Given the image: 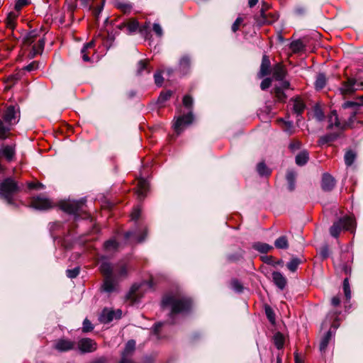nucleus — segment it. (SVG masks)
Segmentation results:
<instances>
[{
  "label": "nucleus",
  "mask_w": 363,
  "mask_h": 363,
  "mask_svg": "<svg viewBox=\"0 0 363 363\" xmlns=\"http://www.w3.org/2000/svg\"><path fill=\"white\" fill-rule=\"evenodd\" d=\"M99 270L104 277L101 289L107 293L116 291L119 281L128 275V266L123 262L112 264L108 262H103L99 267Z\"/></svg>",
  "instance_id": "nucleus-1"
},
{
  "label": "nucleus",
  "mask_w": 363,
  "mask_h": 363,
  "mask_svg": "<svg viewBox=\"0 0 363 363\" xmlns=\"http://www.w3.org/2000/svg\"><path fill=\"white\" fill-rule=\"evenodd\" d=\"M192 301L190 298L181 294L165 296L162 301L163 308H170V316L188 312L191 307Z\"/></svg>",
  "instance_id": "nucleus-2"
},
{
  "label": "nucleus",
  "mask_w": 363,
  "mask_h": 363,
  "mask_svg": "<svg viewBox=\"0 0 363 363\" xmlns=\"http://www.w3.org/2000/svg\"><path fill=\"white\" fill-rule=\"evenodd\" d=\"M18 109L14 106H8L0 112V140L9 138L12 127L18 121Z\"/></svg>",
  "instance_id": "nucleus-3"
},
{
  "label": "nucleus",
  "mask_w": 363,
  "mask_h": 363,
  "mask_svg": "<svg viewBox=\"0 0 363 363\" xmlns=\"http://www.w3.org/2000/svg\"><path fill=\"white\" fill-rule=\"evenodd\" d=\"M340 325V320L339 318V313L337 312H330L325 321L323 323V327L328 328L329 327V330L327 332L326 335L322 338L320 342V350L321 352L324 351L333 335L335 334L336 330Z\"/></svg>",
  "instance_id": "nucleus-4"
},
{
  "label": "nucleus",
  "mask_w": 363,
  "mask_h": 363,
  "mask_svg": "<svg viewBox=\"0 0 363 363\" xmlns=\"http://www.w3.org/2000/svg\"><path fill=\"white\" fill-rule=\"evenodd\" d=\"M20 191V187L13 179L9 177L0 182V199L9 205L15 203L14 196Z\"/></svg>",
  "instance_id": "nucleus-5"
},
{
  "label": "nucleus",
  "mask_w": 363,
  "mask_h": 363,
  "mask_svg": "<svg viewBox=\"0 0 363 363\" xmlns=\"http://www.w3.org/2000/svg\"><path fill=\"white\" fill-rule=\"evenodd\" d=\"M61 209L69 214H73L76 218L86 219L89 218V214L86 211L85 200L68 201L62 202Z\"/></svg>",
  "instance_id": "nucleus-6"
},
{
  "label": "nucleus",
  "mask_w": 363,
  "mask_h": 363,
  "mask_svg": "<svg viewBox=\"0 0 363 363\" xmlns=\"http://www.w3.org/2000/svg\"><path fill=\"white\" fill-rule=\"evenodd\" d=\"M40 31L31 30L24 38V43L27 45H30L33 43V55L40 54L45 46V40L43 38L39 36Z\"/></svg>",
  "instance_id": "nucleus-7"
},
{
  "label": "nucleus",
  "mask_w": 363,
  "mask_h": 363,
  "mask_svg": "<svg viewBox=\"0 0 363 363\" xmlns=\"http://www.w3.org/2000/svg\"><path fill=\"white\" fill-rule=\"evenodd\" d=\"M82 57L84 62H92L97 57H95V40H92L85 44L81 50Z\"/></svg>",
  "instance_id": "nucleus-8"
},
{
  "label": "nucleus",
  "mask_w": 363,
  "mask_h": 363,
  "mask_svg": "<svg viewBox=\"0 0 363 363\" xmlns=\"http://www.w3.org/2000/svg\"><path fill=\"white\" fill-rule=\"evenodd\" d=\"M193 119L194 117L191 113L177 117L173 124L174 130L177 134H180L186 125L192 123Z\"/></svg>",
  "instance_id": "nucleus-9"
},
{
  "label": "nucleus",
  "mask_w": 363,
  "mask_h": 363,
  "mask_svg": "<svg viewBox=\"0 0 363 363\" xmlns=\"http://www.w3.org/2000/svg\"><path fill=\"white\" fill-rule=\"evenodd\" d=\"M79 350L82 353H89L96 350L97 343L92 339L84 337L77 342Z\"/></svg>",
  "instance_id": "nucleus-10"
},
{
  "label": "nucleus",
  "mask_w": 363,
  "mask_h": 363,
  "mask_svg": "<svg viewBox=\"0 0 363 363\" xmlns=\"http://www.w3.org/2000/svg\"><path fill=\"white\" fill-rule=\"evenodd\" d=\"M0 157H4L7 162L14 160L16 157V145H4L0 148Z\"/></svg>",
  "instance_id": "nucleus-11"
},
{
  "label": "nucleus",
  "mask_w": 363,
  "mask_h": 363,
  "mask_svg": "<svg viewBox=\"0 0 363 363\" xmlns=\"http://www.w3.org/2000/svg\"><path fill=\"white\" fill-rule=\"evenodd\" d=\"M31 206L39 210H48L53 206L50 200L40 196L33 198L31 201Z\"/></svg>",
  "instance_id": "nucleus-12"
},
{
  "label": "nucleus",
  "mask_w": 363,
  "mask_h": 363,
  "mask_svg": "<svg viewBox=\"0 0 363 363\" xmlns=\"http://www.w3.org/2000/svg\"><path fill=\"white\" fill-rule=\"evenodd\" d=\"M75 347V342L74 341L61 338L57 340L55 344V349L60 352H67L72 350Z\"/></svg>",
  "instance_id": "nucleus-13"
},
{
  "label": "nucleus",
  "mask_w": 363,
  "mask_h": 363,
  "mask_svg": "<svg viewBox=\"0 0 363 363\" xmlns=\"http://www.w3.org/2000/svg\"><path fill=\"white\" fill-rule=\"evenodd\" d=\"M361 86L362 84H359L354 79L350 78L345 83L342 84V94H352L354 91L359 89Z\"/></svg>",
  "instance_id": "nucleus-14"
},
{
  "label": "nucleus",
  "mask_w": 363,
  "mask_h": 363,
  "mask_svg": "<svg viewBox=\"0 0 363 363\" xmlns=\"http://www.w3.org/2000/svg\"><path fill=\"white\" fill-rule=\"evenodd\" d=\"M135 347V342L134 340H129L122 353V358L120 363H133L128 357L133 352Z\"/></svg>",
  "instance_id": "nucleus-15"
},
{
  "label": "nucleus",
  "mask_w": 363,
  "mask_h": 363,
  "mask_svg": "<svg viewBox=\"0 0 363 363\" xmlns=\"http://www.w3.org/2000/svg\"><path fill=\"white\" fill-rule=\"evenodd\" d=\"M278 16L274 13H265L263 9L260 11V16L257 21L259 24H271L275 22Z\"/></svg>",
  "instance_id": "nucleus-16"
},
{
  "label": "nucleus",
  "mask_w": 363,
  "mask_h": 363,
  "mask_svg": "<svg viewBox=\"0 0 363 363\" xmlns=\"http://www.w3.org/2000/svg\"><path fill=\"white\" fill-rule=\"evenodd\" d=\"M271 62L269 58L266 55H264L262 60L259 72L257 77L261 79L268 75L270 73Z\"/></svg>",
  "instance_id": "nucleus-17"
},
{
  "label": "nucleus",
  "mask_w": 363,
  "mask_h": 363,
  "mask_svg": "<svg viewBox=\"0 0 363 363\" xmlns=\"http://www.w3.org/2000/svg\"><path fill=\"white\" fill-rule=\"evenodd\" d=\"M286 74V69L281 63L275 65L272 69L273 78L277 81H282Z\"/></svg>",
  "instance_id": "nucleus-18"
},
{
  "label": "nucleus",
  "mask_w": 363,
  "mask_h": 363,
  "mask_svg": "<svg viewBox=\"0 0 363 363\" xmlns=\"http://www.w3.org/2000/svg\"><path fill=\"white\" fill-rule=\"evenodd\" d=\"M147 235V229L145 227L142 228L141 233H139L137 231H129L125 233V238L130 239L133 238V241L136 242H143Z\"/></svg>",
  "instance_id": "nucleus-19"
},
{
  "label": "nucleus",
  "mask_w": 363,
  "mask_h": 363,
  "mask_svg": "<svg viewBox=\"0 0 363 363\" xmlns=\"http://www.w3.org/2000/svg\"><path fill=\"white\" fill-rule=\"evenodd\" d=\"M117 27L120 30L126 28L128 33H131L135 32L138 30L139 23L135 18H130L127 22H123L119 24Z\"/></svg>",
  "instance_id": "nucleus-20"
},
{
  "label": "nucleus",
  "mask_w": 363,
  "mask_h": 363,
  "mask_svg": "<svg viewBox=\"0 0 363 363\" xmlns=\"http://www.w3.org/2000/svg\"><path fill=\"white\" fill-rule=\"evenodd\" d=\"M335 185V181L334 178L328 174H324L322 177L321 186L324 191H330L333 189Z\"/></svg>",
  "instance_id": "nucleus-21"
},
{
  "label": "nucleus",
  "mask_w": 363,
  "mask_h": 363,
  "mask_svg": "<svg viewBox=\"0 0 363 363\" xmlns=\"http://www.w3.org/2000/svg\"><path fill=\"white\" fill-rule=\"evenodd\" d=\"M148 189V183L144 179H140L138 181L136 186V194L140 199H143Z\"/></svg>",
  "instance_id": "nucleus-22"
},
{
  "label": "nucleus",
  "mask_w": 363,
  "mask_h": 363,
  "mask_svg": "<svg viewBox=\"0 0 363 363\" xmlns=\"http://www.w3.org/2000/svg\"><path fill=\"white\" fill-rule=\"evenodd\" d=\"M272 279L274 284L280 289H284L286 285V279L279 272L272 273Z\"/></svg>",
  "instance_id": "nucleus-23"
},
{
  "label": "nucleus",
  "mask_w": 363,
  "mask_h": 363,
  "mask_svg": "<svg viewBox=\"0 0 363 363\" xmlns=\"http://www.w3.org/2000/svg\"><path fill=\"white\" fill-rule=\"evenodd\" d=\"M293 103V111L298 116L301 115L306 108L303 101L300 97H296L291 99Z\"/></svg>",
  "instance_id": "nucleus-24"
},
{
  "label": "nucleus",
  "mask_w": 363,
  "mask_h": 363,
  "mask_svg": "<svg viewBox=\"0 0 363 363\" xmlns=\"http://www.w3.org/2000/svg\"><path fill=\"white\" fill-rule=\"evenodd\" d=\"M277 122L280 124V126L283 131L291 135L296 133V128L293 123L290 121H286L283 119H279Z\"/></svg>",
  "instance_id": "nucleus-25"
},
{
  "label": "nucleus",
  "mask_w": 363,
  "mask_h": 363,
  "mask_svg": "<svg viewBox=\"0 0 363 363\" xmlns=\"http://www.w3.org/2000/svg\"><path fill=\"white\" fill-rule=\"evenodd\" d=\"M115 311L108 309L103 310L99 320L101 323H107L112 321L114 319Z\"/></svg>",
  "instance_id": "nucleus-26"
},
{
  "label": "nucleus",
  "mask_w": 363,
  "mask_h": 363,
  "mask_svg": "<svg viewBox=\"0 0 363 363\" xmlns=\"http://www.w3.org/2000/svg\"><path fill=\"white\" fill-rule=\"evenodd\" d=\"M19 16V13L16 11L10 12L7 18L6 19V26L11 29H13L16 26V22L18 16Z\"/></svg>",
  "instance_id": "nucleus-27"
},
{
  "label": "nucleus",
  "mask_w": 363,
  "mask_h": 363,
  "mask_svg": "<svg viewBox=\"0 0 363 363\" xmlns=\"http://www.w3.org/2000/svg\"><path fill=\"white\" fill-rule=\"evenodd\" d=\"M309 159V154L306 150L300 152L296 157V163L298 166L306 164Z\"/></svg>",
  "instance_id": "nucleus-28"
},
{
  "label": "nucleus",
  "mask_w": 363,
  "mask_h": 363,
  "mask_svg": "<svg viewBox=\"0 0 363 363\" xmlns=\"http://www.w3.org/2000/svg\"><path fill=\"white\" fill-rule=\"evenodd\" d=\"M274 246L277 249L286 250L289 247V240L286 236L282 235L274 242Z\"/></svg>",
  "instance_id": "nucleus-29"
},
{
  "label": "nucleus",
  "mask_w": 363,
  "mask_h": 363,
  "mask_svg": "<svg viewBox=\"0 0 363 363\" xmlns=\"http://www.w3.org/2000/svg\"><path fill=\"white\" fill-rule=\"evenodd\" d=\"M340 121L336 111H332L328 116V128H333V126L339 127Z\"/></svg>",
  "instance_id": "nucleus-30"
},
{
  "label": "nucleus",
  "mask_w": 363,
  "mask_h": 363,
  "mask_svg": "<svg viewBox=\"0 0 363 363\" xmlns=\"http://www.w3.org/2000/svg\"><path fill=\"white\" fill-rule=\"evenodd\" d=\"M354 220L352 217L342 218V229L352 231L354 228Z\"/></svg>",
  "instance_id": "nucleus-31"
},
{
  "label": "nucleus",
  "mask_w": 363,
  "mask_h": 363,
  "mask_svg": "<svg viewBox=\"0 0 363 363\" xmlns=\"http://www.w3.org/2000/svg\"><path fill=\"white\" fill-rule=\"evenodd\" d=\"M326 82H327V79H326L325 75L323 73H319L316 77V79H315V82L314 84L315 89L316 90L323 89L326 84Z\"/></svg>",
  "instance_id": "nucleus-32"
},
{
  "label": "nucleus",
  "mask_w": 363,
  "mask_h": 363,
  "mask_svg": "<svg viewBox=\"0 0 363 363\" xmlns=\"http://www.w3.org/2000/svg\"><path fill=\"white\" fill-rule=\"evenodd\" d=\"M253 249L255 250L262 252V253H267L269 250H271L273 247L272 246L267 244V243H262V242H255L252 245Z\"/></svg>",
  "instance_id": "nucleus-33"
},
{
  "label": "nucleus",
  "mask_w": 363,
  "mask_h": 363,
  "mask_svg": "<svg viewBox=\"0 0 363 363\" xmlns=\"http://www.w3.org/2000/svg\"><path fill=\"white\" fill-rule=\"evenodd\" d=\"M274 343L278 350L281 349L284 347L285 338L283 334L278 332L274 335Z\"/></svg>",
  "instance_id": "nucleus-34"
},
{
  "label": "nucleus",
  "mask_w": 363,
  "mask_h": 363,
  "mask_svg": "<svg viewBox=\"0 0 363 363\" xmlns=\"http://www.w3.org/2000/svg\"><path fill=\"white\" fill-rule=\"evenodd\" d=\"M356 153L352 150H347L344 156L345 163L347 166H350L352 164L354 161L356 159Z\"/></svg>",
  "instance_id": "nucleus-35"
},
{
  "label": "nucleus",
  "mask_w": 363,
  "mask_h": 363,
  "mask_svg": "<svg viewBox=\"0 0 363 363\" xmlns=\"http://www.w3.org/2000/svg\"><path fill=\"white\" fill-rule=\"evenodd\" d=\"M274 93L277 101L284 102L286 101V95L284 92V89H282L281 87L275 86L274 88Z\"/></svg>",
  "instance_id": "nucleus-36"
},
{
  "label": "nucleus",
  "mask_w": 363,
  "mask_h": 363,
  "mask_svg": "<svg viewBox=\"0 0 363 363\" xmlns=\"http://www.w3.org/2000/svg\"><path fill=\"white\" fill-rule=\"evenodd\" d=\"M257 170L262 177H268L271 174V170L266 166L264 162H259L257 166Z\"/></svg>",
  "instance_id": "nucleus-37"
},
{
  "label": "nucleus",
  "mask_w": 363,
  "mask_h": 363,
  "mask_svg": "<svg viewBox=\"0 0 363 363\" xmlns=\"http://www.w3.org/2000/svg\"><path fill=\"white\" fill-rule=\"evenodd\" d=\"M172 92L171 91H162L158 97L157 103L160 106H162L164 104L170 99Z\"/></svg>",
  "instance_id": "nucleus-38"
},
{
  "label": "nucleus",
  "mask_w": 363,
  "mask_h": 363,
  "mask_svg": "<svg viewBox=\"0 0 363 363\" xmlns=\"http://www.w3.org/2000/svg\"><path fill=\"white\" fill-rule=\"evenodd\" d=\"M330 233L335 238H339L340 235V220L334 223L330 229Z\"/></svg>",
  "instance_id": "nucleus-39"
},
{
  "label": "nucleus",
  "mask_w": 363,
  "mask_h": 363,
  "mask_svg": "<svg viewBox=\"0 0 363 363\" xmlns=\"http://www.w3.org/2000/svg\"><path fill=\"white\" fill-rule=\"evenodd\" d=\"M343 107L345 109H347L350 107L354 108V110L352 112H348V113L345 112L344 113V114H347V115H350V116H352V115L354 116L356 114L357 111H358L360 109L359 104L354 103V102H350V101L345 102L343 105Z\"/></svg>",
  "instance_id": "nucleus-40"
},
{
  "label": "nucleus",
  "mask_w": 363,
  "mask_h": 363,
  "mask_svg": "<svg viewBox=\"0 0 363 363\" xmlns=\"http://www.w3.org/2000/svg\"><path fill=\"white\" fill-rule=\"evenodd\" d=\"M304 45L302 41L300 40H294L290 44V49L294 53H297L302 51Z\"/></svg>",
  "instance_id": "nucleus-41"
},
{
  "label": "nucleus",
  "mask_w": 363,
  "mask_h": 363,
  "mask_svg": "<svg viewBox=\"0 0 363 363\" xmlns=\"http://www.w3.org/2000/svg\"><path fill=\"white\" fill-rule=\"evenodd\" d=\"M144 71H146L147 73L150 72L148 62L147 60H140L137 65V74L140 75Z\"/></svg>",
  "instance_id": "nucleus-42"
},
{
  "label": "nucleus",
  "mask_w": 363,
  "mask_h": 363,
  "mask_svg": "<svg viewBox=\"0 0 363 363\" xmlns=\"http://www.w3.org/2000/svg\"><path fill=\"white\" fill-rule=\"evenodd\" d=\"M21 78V74L19 72L9 75L6 79V83L8 84L7 86H12L17 81H18Z\"/></svg>",
  "instance_id": "nucleus-43"
},
{
  "label": "nucleus",
  "mask_w": 363,
  "mask_h": 363,
  "mask_svg": "<svg viewBox=\"0 0 363 363\" xmlns=\"http://www.w3.org/2000/svg\"><path fill=\"white\" fill-rule=\"evenodd\" d=\"M104 248L106 251L115 250L118 247V243L113 239H111L105 242Z\"/></svg>",
  "instance_id": "nucleus-44"
},
{
  "label": "nucleus",
  "mask_w": 363,
  "mask_h": 363,
  "mask_svg": "<svg viewBox=\"0 0 363 363\" xmlns=\"http://www.w3.org/2000/svg\"><path fill=\"white\" fill-rule=\"evenodd\" d=\"M300 264H301V260L299 259L293 258L290 260V262H289L287 263L286 267L289 269V270L294 272L297 269V268Z\"/></svg>",
  "instance_id": "nucleus-45"
},
{
  "label": "nucleus",
  "mask_w": 363,
  "mask_h": 363,
  "mask_svg": "<svg viewBox=\"0 0 363 363\" xmlns=\"http://www.w3.org/2000/svg\"><path fill=\"white\" fill-rule=\"evenodd\" d=\"M138 287L133 285L127 295V298L130 299L133 303L137 301L138 296L136 294Z\"/></svg>",
  "instance_id": "nucleus-46"
},
{
  "label": "nucleus",
  "mask_w": 363,
  "mask_h": 363,
  "mask_svg": "<svg viewBox=\"0 0 363 363\" xmlns=\"http://www.w3.org/2000/svg\"><path fill=\"white\" fill-rule=\"evenodd\" d=\"M296 174L294 172H288L286 174V179L289 182V189L293 191L294 189V182Z\"/></svg>",
  "instance_id": "nucleus-47"
},
{
  "label": "nucleus",
  "mask_w": 363,
  "mask_h": 363,
  "mask_svg": "<svg viewBox=\"0 0 363 363\" xmlns=\"http://www.w3.org/2000/svg\"><path fill=\"white\" fill-rule=\"evenodd\" d=\"M343 289L346 299L350 300L351 298V291L349 280L347 278H345L343 281Z\"/></svg>",
  "instance_id": "nucleus-48"
},
{
  "label": "nucleus",
  "mask_w": 363,
  "mask_h": 363,
  "mask_svg": "<svg viewBox=\"0 0 363 363\" xmlns=\"http://www.w3.org/2000/svg\"><path fill=\"white\" fill-rule=\"evenodd\" d=\"M30 4L29 0H16L15 4V11L20 13L21 9Z\"/></svg>",
  "instance_id": "nucleus-49"
},
{
  "label": "nucleus",
  "mask_w": 363,
  "mask_h": 363,
  "mask_svg": "<svg viewBox=\"0 0 363 363\" xmlns=\"http://www.w3.org/2000/svg\"><path fill=\"white\" fill-rule=\"evenodd\" d=\"M301 147V142L298 140L294 139L291 141V143L289 145V149L291 152H295L296 150H298Z\"/></svg>",
  "instance_id": "nucleus-50"
},
{
  "label": "nucleus",
  "mask_w": 363,
  "mask_h": 363,
  "mask_svg": "<svg viewBox=\"0 0 363 363\" xmlns=\"http://www.w3.org/2000/svg\"><path fill=\"white\" fill-rule=\"evenodd\" d=\"M93 329H94V327H93L91 323L87 318H85L83 322L82 332L88 333V332L91 331Z\"/></svg>",
  "instance_id": "nucleus-51"
},
{
  "label": "nucleus",
  "mask_w": 363,
  "mask_h": 363,
  "mask_svg": "<svg viewBox=\"0 0 363 363\" xmlns=\"http://www.w3.org/2000/svg\"><path fill=\"white\" fill-rule=\"evenodd\" d=\"M141 213V208L140 206H135L130 214L131 219L135 220L139 218Z\"/></svg>",
  "instance_id": "nucleus-52"
},
{
  "label": "nucleus",
  "mask_w": 363,
  "mask_h": 363,
  "mask_svg": "<svg viewBox=\"0 0 363 363\" xmlns=\"http://www.w3.org/2000/svg\"><path fill=\"white\" fill-rule=\"evenodd\" d=\"M162 72L159 71L154 74L155 82L158 86H161L163 83Z\"/></svg>",
  "instance_id": "nucleus-53"
},
{
  "label": "nucleus",
  "mask_w": 363,
  "mask_h": 363,
  "mask_svg": "<svg viewBox=\"0 0 363 363\" xmlns=\"http://www.w3.org/2000/svg\"><path fill=\"white\" fill-rule=\"evenodd\" d=\"M28 188L29 189H44L45 188V186L40 183V182H28Z\"/></svg>",
  "instance_id": "nucleus-54"
},
{
  "label": "nucleus",
  "mask_w": 363,
  "mask_h": 363,
  "mask_svg": "<svg viewBox=\"0 0 363 363\" xmlns=\"http://www.w3.org/2000/svg\"><path fill=\"white\" fill-rule=\"evenodd\" d=\"M66 273H67V276L69 278H71V279L75 278L79 274V268L75 267L74 269H67Z\"/></svg>",
  "instance_id": "nucleus-55"
},
{
  "label": "nucleus",
  "mask_w": 363,
  "mask_h": 363,
  "mask_svg": "<svg viewBox=\"0 0 363 363\" xmlns=\"http://www.w3.org/2000/svg\"><path fill=\"white\" fill-rule=\"evenodd\" d=\"M242 22H243V18H242V17L237 18V19L233 23L232 28H231L233 32L235 33L237 30H238L240 29V27L241 24L242 23Z\"/></svg>",
  "instance_id": "nucleus-56"
},
{
  "label": "nucleus",
  "mask_w": 363,
  "mask_h": 363,
  "mask_svg": "<svg viewBox=\"0 0 363 363\" xmlns=\"http://www.w3.org/2000/svg\"><path fill=\"white\" fill-rule=\"evenodd\" d=\"M180 67L183 69L188 68L190 65V58L188 56H184L180 60Z\"/></svg>",
  "instance_id": "nucleus-57"
},
{
  "label": "nucleus",
  "mask_w": 363,
  "mask_h": 363,
  "mask_svg": "<svg viewBox=\"0 0 363 363\" xmlns=\"http://www.w3.org/2000/svg\"><path fill=\"white\" fill-rule=\"evenodd\" d=\"M183 104L186 108H191L193 104V99L189 95H186L183 98Z\"/></svg>",
  "instance_id": "nucleus-58"
},
{
  "label": "nucleus",
  "mask_w": 363,
  "mask_h": 363,
  "mask_svg": "<svg viewBox=\"0 0 363 363\" xmlns=\"http://www.w3.org/2000/svg\"><path fill=\"white\" fill-rule=\"evenodd\" d=\"M102 9H103V5L96 6L93 9L92 13L95 17L96 21H98V18L99 17L100 13L102 11Z\"/></svg>",
  "instance_id": "nucleus-59"
},
{
  "label": "nucleus",
  "mask_w": 363,
  "mask_h": 363,
  "mask_svg": "<svg viewBox=\"0 0 363 363\" xmlns=\"http://www.w3.org/2000/svg\"><path fill=\"white\" fill-rule=\"evenodd\" d=\"M272 84V79L270 78H265L262 80L260 84V87L262 90L268 89Z\"/></svg>",
  "instance_id": "nucleus-60"
},
{
  "label": "nucleus",
  "mask_w": 363,
  "mask_h": 363,
  "mask_svg": "<svg viewBox=\"0 0 363 363\" xmlns=\"http://www.w3.org/2000/svg\"><path fill=\"white\" fill-rule=\"evenodd\" d=\"M153 30L154 32L159 36L161 37L162 35V29L160 24L154 23L153 24Z\"/></svg>",
  "instance_id": "nucleus-61"
},
{
  "label": "nucleus",
  "mask_w": 363,
  "mask_h": 363,
  "mask_svg": "<svg viewBox=\"0 0 363 363\" xmlns=\"http://www.w3.org/2000/svg\"><path fill=\"white\" fill-rule=\"evenodd\" d=\"M232 286H233V288L237 291H241L242 289V285L240 284V283L237 281V280H234L232 281Z\"/></svg>",
  "instance_id": "nucleus-62"
},
{
  "label": "nucleus",
  "mask_w": 363,
  "mask_h": 363,
  "mask_svg": "<svg viewBox=\"0 0 363 363\" xmlns=\"http://www.w3.org/2000/svg\"><path fill=\"white\" fill-rule=\"evenodd\" d=\"M38 65L35 62H33L30 63L28 65L26 66L23 69L28 72L33 71L37 69Z\"/></svg>",
  "instance_id": "nucleus-63"
},
{
  "label": "nucleus",
  "mask_w": 363,
  "mask_h": 363,
  "mask_svg": "<svg viewBox=\"0 0 363 363\" xmlns=\"http://www.w3.org/2000/svg\"><path fill=\"white\" fill-rule=\"evenodd\" d=\"M266 314H267V318H269V320L271 322H274V313H273L272 310L269 307L266 308Z\"/></svg>",
  "instance_id": "nucleus-64"
}]
</instances>
